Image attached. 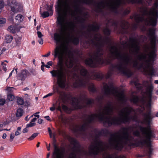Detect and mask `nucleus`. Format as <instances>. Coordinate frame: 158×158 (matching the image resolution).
I'll list each match as a JSON object with an SVG mask.
<instances>
[{
  "label": "nucleus",
  "mask_w": 158,
  "mask_h": 158,
  "mask_svg": "<svg viewBox=\"0 0 158 158\" xmlns=\"http://www.w3.org/2000/svg\"><path fill=\"white\" fill-rule=\"evenodd\" d=\"M99 29V26L97 23L89 24L87 31L81 32L83 36L88 39L93 44L97 47L96 51L89 54L90 58L85 60V62L87 65L94 67L98 64L105 62L110 64L112 60L116 58L120 61L116 64L111 65L108 73L107 78L113 74L118 72L128 77H130L133 73L128 68V66L131 65L135 69L140 70L145 75L152 76L155 75V71L153 65L156 56V28L151 27L148 30V36L150 41V45L146 44L143 46V51L147 54H141L137 55L133 59L127 53H121L117 46L113 45L109 47L110 52L105 59L103 58L105 52L102 48L105 44L109 42L110 40L108 37H106L105 39H103L99 33L94 35L92 33V31L97 32Z\"/></svg>",
  "instance_id": "f257e3e1"
},
{
  "label": "nucleus",
  "mask_w": 158,
  "mask_h": 158,
  "mask_svg": "<svg viewBox=\"0 0 158 158\" xmlns=\"http://www.w3.org/2000/svg\"><path fill=\"white\" fill-rule=\"evenodd\" d=\"M103 98V97L102 96L96 98V101L100 105L97 113L85 115L83 124L81 125H75L73 127V130L75 133H79L80 135H83L93 140V142L91 143L89 148L90 155H96L100 153L103 155V158H114L115 155L110 154L108 150L114 149L118 150L111 145L110 143V139L114 137L112 135H118V133L111 134L108 143L103 142L99 140L98 138L101 135L107 136L109 134V131L105 129L100 131L94 130L90 131L88 129L91 130L90 123L98 119L103 122L105 126L109 127L112 125H120L122 123L129 122L131 120H135L136 116L135 114L130 115L131 112H135V110L130 106L124 107L120 110L118 113L120 117L112 116L114 106L111 102L107 103L104 106H101Z\"/></svg>",
  "instance_id": "f03ea898"
},
{
  "label": "nucleus",
  "mask_w": 158,
  "mask_h": 158,
  "mask_svg": "<svg viewBox=\"0 0 158 158\" xmlns=\"http://www.w3.org/2000/svg\"><path fill=\"white\" fill-rule=\"evenodd\" d=\"M55 58L58 57V63L59 69L50 71L53 77L57 78L58 84L61 88L68 87L69 84V78L71 77L75 81L73 86L75 88L87 85L90 92L94 93L96 89L94 85L89 82V79H92L87 70L81 65H76L72 69H66L64 72L63 70L64 61L66 66L71 68L73 64V59L70 50L67 45L56 46L54 55Z\"/></svg>",
  "instance_id": "7ed1b4c3"
},
{
  "label": "nucleus",
  "mask_w": 158,
  "mask_h": 158,
  "mask_svg": "<svg viewBox=\"0 0 158 158\" xmlns=\"http://www.w3.org/2000/svg\"><path fill=\"white\" fill-rule=\"evenodd\" d=\"M58 16V24L60 26V34L55 33L54 34V40L56 43L61 42L63 40L68 46L69 44L72 42L75 45L78 44L79 42L78 37L70 36L71 33L75 31L76 24L73 21L66 22V17L72 10L68 0H58L56 7Z\"/></svg>",
  "instance_id": "20e7f679"
},
{
  "label": "nucleus",
  "mask_w": 158,
  "mask_h": 158,
  "mask_svg": "<svg viewBox=\"0 0 158 158\" xmlns=\"http://www.w3.org/2000/svg\"><path fill=\"white\" fill-rule=\"evenodd\" d=\"M144 117V122H141V123L143 124L144 122L148 125L147 127H144L139 126V128L142 133V135H140L139 131L136 130L133 131L134 136L138 137L139 139V143L142 146L146 145L148 148V155L150 156L152 154V149L151 147V139L155 137L154 131L152 130L150 127L152 119L153 116L149 111L144 113L143 114Z\"/></svg>",
  "instance_id": "39448f33"
},
{
  "label": "nucleus",
  "mask_w": 158,
  "mask_h": 158,
  "mask_svg": "<svg viewBox=\"0 0 158 158\" xmlns=\"http://www.w3.org/2000/svg\"><path fill=\"white\" fill-rule=\"evenodd\" d=\"M135 128L133 125L129 126L128 128H122L119 131L120 134L118 133V135H112L114 137L110 139V145L118 150H121L125 145L129 146L132 145L134 142H136V140L131 135L128 131H133Z\"/></svg>",
  "instance_id": "423d86ee"
},
{
  "label": "nucleus",
  "mask_w": 158,
  "mask_h": 158,
  "mask_svg": "<svg viewBox=\"0 0 158 158\" xmlns=\"http://www.w3.org/2000/svg\"><path fill=\"white\" fill-rule=\"evenodd\" d=\"M126 3H137L143 5V0H109L106 1L102 0L97 3L95 10L97 12H102L103 9L107 6L112 12L116 13L119 6Z\"/></svg>",
  "instance_id": "0eeeda50"
},
{
  "label": "nucleus",
  "mask_w": 158,
  "mask_h": 158,
  "mask_svg": "<svg viewBox=\"0 0 158 158\" xmlns=\"http://www.w3.org/2000/svg\"><path fill=\"white\" fill-rule=\"evenodd\" d=\"M69 140L73 147L72 148L73 152L70 153L68 158H76V153L80 151V145L77 141L74 138H70ZM54 147L53 158H64V150H60L56 144H54Z\"/></svg>",
  "instance_id": "6e6552de"
},
{
  "label": "nucleus",
  "mask_w": 158,
  "mask_h": 158,
  "mask_svg": "<svg viewBox=\"0 0 158 158\" xmlns=\"http://www.w3.org/2000/svg\"><path fill=\"white\" fill-rule=\"evenodd\" d=\"M154 5L155 7L151 8L149 11H148L144 7L141 6L143 14L146 15V23L153 26H156L157 19H158V10L156 9L158 6V2L156 1L155 2Z\"/></svg>",
  "instance_id": "1a4fd4ad"
},
{
  "label": "nucleus",
  "mask_w": 158,
  "mask_h": 158,
  "mask_svg": "<svg viewBox=\"0 0 158 158\" xmlns=\"http://www.w3.org/2000/svg\"><path fill=\"white\" fill-rule=\"evenodd\" d=\"M71 101L72 105L75 109L91 106L94 104V102L93 99L87 98L85 96H81L78 98H72Z\"/></svg>",
  "instance_id": "9d476101"
},
{
  "label": "nucleus",
  "mask_w": 158,
  "mask_h": 158,
  "mask_svg": "<svg viewBox=\"0 0 158 158\" xmlns=\"http://www.w3.org/2000/svg\"><path fill=\"white\" fill-rule=\"evenodd\" d=\"M126 40H120V43L124 48L129 47L130 51L134 54L139 53L140 47L137 38L136 37H131L129 38L128 43H127V38L125 37Z\"/></svg>",
  "instance_id": "9b49d317"
},
{
  "label": "nucleus",
  "mask_w": 158,
  "mask_h": 158,
  "mask_svg": "<svg viewBox=\"0 0 158 158\" xmlns=\"http://www.w3.org/2000/svg\"><path fill=\"white\" fill-rule=\"evenodd\" d=\"M103 85L104 95L106 96L112 95L118 97L119 100L122 102H124L125 101V99L124 94L122 92H119L111 84L108 85L104 83Z\"/></svg>",
  "instance_id": "f8f14e48"
},
{
  "label": "nucleus",
  "mask_w": 158,
  "mask_h": 158,
  "mask_svg": "<svg viewBox=\"0 0 158 158\" xmlns=\"http://www.w3.org/2000/svg\"><path fill=\"white\" fill-rule=\"evenodd\" d=\"M140 14H135L133 17H132L134 18L136 23L133 24L131 25V27L133 30L135 29L139 26V22H143L147 26H151V25H148L146 23V20L147 19H145L144 17L146 16V15H143L142 14V7H140ZM132 19V18H131Z\"/></svg>",
  "instance_id": "ddd939ff"
},
{
  "label": "nucleus",
  "mask_w": 158,
  "mask_h": 158,
  "mask_svg": "<svg viewBox=\"0 0 158 158\" xmlns=\"http://www.w3.org/2000/svg\"><path fill=\"white\" fill-rule=\"evenodd\" d=\"M118 24V23L117 21H114L112 19L108 20L106 23V27L103 30L104 34L106 35H110V31L108 28L110 25L114 27V30H116L117 29Z\"/></svg>",
  "instance_id": "4468645a"
},
{
  "label": "nucleus",
  "mask_w": 158,
  "mask_h": 158,
  "mask_svg": "<svg viewBox=\"0 0 158 158\" xmlns=\"http://www.w3.org/2000/svg\"><path fill=\"white\" fill-rule=\"evenodd\" d=\"M77 1L74 2V4L73 5V8L74 9V11L72 12V14L73 15L75 13L77 14H79L81 15H82V16H78L77 17V19H79V17H84V13H86H86H83V10L81 7L80 6V5L77 3Z\"/></svg>",
  "instance_id": "2eb2a0df"
},
{
  "label": "nucleus",
  "mask_w": 158,
  "mask_h": 158,
  "mask_svg": "<svg viewBox=\"0 0 158 158\" xmlns=\"http://www.w3.org/2000/svg\"><path fill=\"white\" fill-rule=\"evenodd\" d=\"M143 84L146 87V94L148 98L151 99L152 97V93L153 89V86L152 84H150L148 81L144 82Z\"/></svg>",
  "instance_id": "dca6fc26"
},
{
  "label": "nucleus",
  "mask_w": 158,
  "mask_h": 158,
  "mask_svg": "<svg viewBox=\"0 0 158 158\" xmlns=\"http://www.w3.org/2000/svg\"><path fill=\"white\" fill-rule=\"evenodd\" d=\"M87 14L84 13V17H79V19H78V22L81 24V27L82 29H85L86 28V26L84 24L85 21L87 19Z\"/></svg>",
  "instance_id": "f3484780"
},
{
  "label": "nucleus",
  "mask_w": 158,
  "mask_h": 158,
  "mask_svg": "<svg viewBox=\"0 0 158 158\" xmlns=\"http://www.w3.org/2000/svg\"><path fill=\"white\" fill-rule=\"evenodd\" d=\"M21 28L18 25H11L8 27V31L10 33H15L17 31H19Z\"/></svg>",
  "instance_id": "a211bd4d"
},
{
  "label": "nucleus",
  "mask_w": 158,
  "mask_h": 158,
  "mask_svg": "<svg viewBox=\"0 0 158 158\" xmlns=\"http://www.w3.org/2000/svg\"><path fill=\"white\" fill-rule=\"evenodd\" d=\"M29 73L28 71L26 70H23L22 71L18 77V79L22 81L25 80L27 76L29 75Z\"/></svg>",
  "instance_id": "6ab92c4d"
},
{
  "label": "nucleus",
  "mask_w": 158,
  "mask_h": 158,
  "mask_svg": "<svg viewBox=\"0 0 158 158\" xmlns=\"http://www.w3.org/2000/svg\"><path fill=\"white\" fill-rule=\"evenodd\" d=\"M19 7L18 6L15 4H13L10 5V13L12 15H14L15 13L19 11Z\"/></svg>",
  "instance_id": "aec40b11"
},
{
  "label": "nucleus",
  "mask_w": 158,
  "mask_h": 158,
  "mask_svg": "<svg viewBox=\"0 0 158 158\" xmlns=\"http://www.w3.org/2000/svg\"><path fill=\"white\" fill-rule=\"evenodd\" d=\"M59 119L61 120V122L64 125L68 124L70 122V119L65 116H61Z\"/></svg>",
  "instance_id": "412c9836"
},
{
  "label": "nucleus",
  "mask_w": 158,
  "mask_h": 158,
  "mask_svg": "<svg viewBox=\"0 0 158 158\" xmlns=\"http://www.w3.org/2000/svg\"><path fill=\"white\" fill-rule=\"evenodd\" d=\"M120 26L123 29H127L129 28L130 25L125 20H122L120 23Z\"/></svg>",
  "instance_id": "4be33fe9"
},
{
  "label": "nucleus",
  "mask_w": 158,
  "mask_h": 158,
  "mask_svg": "<svg viewBox=\"0 0 158 158\" xmlns=\"http://www.w3.org/2000/svg\"><path fill=\"white\" fill-rule=\"evenodd\" d=\"M77 2L88 5H92L94 3V0H78Z\"/></svg>",
  "instance_id": "5701e85b"
},
{
  "label": "nucleus",
  "mask_w": 158,
  "mask_h": 158,
  "mask_svg": "<svg viewBox=\"0 0 158 158\" xmlns=\"http://www.w3.org/2000/svg\"><path fill=\"white\" fill-rule=\"evenodd\" d=\"M37 118H34L31 120L29 123L27 124V128L35 126L36 125V123H35V122Z\"/></svg>",
  "instance_id": "b1692460"
},
{
  "label": "nucleus",
  "mask_w": 158,
  "mask_h": 158,
  "mask_svg": "<svg viewBox=\"0 0 158 158\" xmlns=\"http://www.w3.org/2000/svg\"><path fill=\"white\" fill-rule=\"evenodd\" d=\"M15 19L17 22L21 23L23 21V17L22 15L19 14L15 16Z\"/></svg>",
  "instance_id": "393cba45"
},
{
  "label": "nucleus",
  "mask_w": 158,
  "mask_h": 158,
  "mask_svg": "<svg viewBox=\"0 0 158 158\" xmlns=\"http://www.w3.org/2000/svg\"><path fill=\"white\" fill-rule=\"evenodd\" d=\"M13 39L12 36L7 35L5 36V41L6 43H9L11 42Z\"/></svg>",
  "instance_id": "a878e982"
},
{
  "label": "nucleus",
  "mask_w": 158,
  "mask_h": 158,
  "mask_svg": "<svg viewBox=\"0 0 158 158\" xmlns=\"http://www.w3.org/2000/svg\"><path fill=\"white\" fill-rule=\"evenodd\" d=\"M23 114V110L22 109L19 108L17 110L16 116L17 117H20L22 116Z\"/></svg>",
  "instance_id": "bb28decb"
},
{
  "label": "nucleus",
  "mask_w": 158,
  "mask_h": 158,
  "mask_svg": "<svg viewBox=\"0 0 158 158\" xmlns=\"http://www.w3.org/2000/svg\"><path fill=\"white\" fill-rule=\"evenodd\" d=\"M62 109L65 112H66V113H69V114L70 113L72 110L71 109L69 108L66 106L65 105H62Z\"/></svg>",
  "instance_id": "cd10ccee"
},
{
  "label": "nucleus",
  "mask_w": 158,
  "mask_h": 158,
  "mask_svg": "<svg viewBox=\"0 0 158 158\" xmlns=\"http://www.w3.org/2000/svg\"><path fill=\"white\" fill-rule=\"evenodd\" d=\"M134 84L138 90H141L142 88V86L137 81H133Z\"/></svg>",
  "instance_id": "c85d7f7f"
},
{
  "label": "nucleus",
  "mask_w": 158,
  "mask_h": 158,
  "mask_svg": "<svg viewBox=\"0 0 158 158\" xmlns=\"http://www.w3.org/2000/svg\"><path fill=\"white\" fill-rule=\"evenodd\" d=\"M139 100L138 97L137 96H133L131 99V101L134 103H136L138 102Z\"/></svg>",
  "instance_id": "c756f323"
},
{
  "label": "nucleus",
  "mask_w": 158,
  "mask_h": 158,
  "mask_svg": "<svg viewBox=\"0 0 158 158\" xmlns=\"http://www.w3.org/2000/svg\"><path fill=\"white\" fill-rule=\"evenodd\" d=\"M17 102L19 105H23L24 103V100L22 98L17 97Z\"/></svg>",
  "instance_id": "7c9ffc66"
},
{
  "label": "nucleus",
  "mask_w": 158,
  "mask_h": 158,
  "mask_svg": "<svg viewBox=\"0 0 158 158\" xmlns=\"http://www.w3.org/2000/svg\"><path fill=\"white\" fill-rule=\"evenodd\" d=\"M50 15V13L48 11H44L41 14V16L43 18H45L48 17Z\"/></svg>",
  "instance_id": "2f4dec72"
},
{
  "label": "nucleus",
  "mask_w": 158,
  "mask_h": 158,
  "mask_svg": "<svg viewBox=\"0 0 158 158\" xmlns=\"http://www.w3.org/2000/svg\"><path fill=\"white\" fill-rule=\"evenodd\" d=\"M53 7V5L48 6L47 10L49 12L50 15H52L53 14V10H52V8Z\"/></svg>",
  "instance_id": "473e14b6"
},
{
  "label": "nucleus",
  "mask_w": 158,
  "mask_h": 158,
  "mask_svg": "<svg viewBox=\"0 0 158 158\" xmlns=\"http://www.w3.org/2000/svg\"><path fill=\"white\" fill-rule=\"evenodd\" d=\"M21 40V38L20 37H18L16 38L15 41L16 43V45L19 46L20 44V42Z\"/></svg>",
  "instance_id": "72a5a7b5"
},
{
  "label": "nucleus",
  "mask_w": 158,
  "mask_h": 158,
  "mask_svg": "<svg viewBox=\"0 0 158 158\" xmlns=\"http://www.w3.org/2000/svg\"><path fill=\"white\" fill-rule=\"evenodd\" d=\"M38 134L39 133H34L31 135V136L28 139V140H32L36 137L38 135Z\"/></svg>",
  "instance_id": "f704fd0d"
},
{
  "label": "nucleus",
  "mask_w": 158,
  "mask_h": 158,
  "mask_svg": "<svg viewBox=\"0 0 158 158\" xmlns=\"http://www.w3.org/2000/svg\"><path fill=\"white\" fill-rule=\"evenodd\" d=\"M94 76L98 78L102 79V78L103 76L102 73H96Z\"/></svg>",
  "instance_id": "c9c22d12"
},
{
  "label": "nucleus",
  "mask_w": 158,
  "mask_h": 158,
  "mask_svg": "<svg viewBox=\"0 0 158 158\" xmlns=\"http://www.w3.org/2000/svg\"><path fill=\"white\" fill-rule=\"evenodd\" d=\"M15 98V96L12 94H10L7 95V99L10 101H12Z\"/></svg>",
  "instance_id": "e433bc0d"
},
{
  "label": "nucleus",
  "mask_w": 158,
  "mask_h": 158,
  "mask_svg": "<svg viewBox=\"0 0 158 158\" xmlns=\"http://www.w3.org/2000/svg\"><path fill=\"white\" fill-rule=\"evenodd\" d=\"M4 6V2L2 0H0V13H1L2 9Z\"/></svg>",
  "instance_id": "4c0bfd02"
},
{
  "label": "nucleus",
  "mask_w": 158,
  "mask_h": 158,
  "mask_svg": "<svg viewBox=\"0 0 158 158\" xmlns=\"http://www.w3.org/2000/svg\"><path fill=\"white\" fill-rule=\"evenodd\" d=\"M6 22V19L5 18H2L0 19V27L3 26Z\"/></svg>",
  "instance_id": "58836bf2"
},
{
  "label": "nucleus",
  "mask_w": 158,
  "mask_h": 158,
  "mask_svg": "<svg viewBox=\"0 0 158 158\" xmlns=\"http://www.w3.org/2000/svg\"><path fill=\"white\" fill-rule=\"evenodd\" d=\"M140 40L143 42L146 41L147 40V38L146 36L142 35L140 37Z\"/></svg>",
  "instance_id": "ea45409f"
},
{
  "label": "nucleus",
  "mask_w": 158,
  "mask_h": 158,
  "mask_svg": "<svg viewBox=\"0 0 158 158\" xmlns=\"http://www.w3.org/2000/svg\"><path fill=\"white\" fill-rule=\"evenodd\" d=\"M14 89V88L13 87H8L6 88V90L8 91V93H10L12 92Z\"/></svg>",
  "instance_id": "a19ab883"
},
{
  "label": "nucleus",
  "mask_w": 158,
  "mask_h": 158,
  "mask_svg": "<svg viewBox=\"0 0 158 158\" xmlns=\"http://www.w3.org/2000/svg\"><path fill=\"white\" fill-rule=\"evenodd\" d=\"M6 100L4 99H0V105H3L5 103Z\"/></svg>",
  "instance_id": "79ce46f5"
},
{
  "label": "nucleus",
  "mask_w": 158,
  "mask_h": 158,
  "mask_svg": "<svg viewBox=\"0 0 158 158\" xmlns=\"http://www.w3.org/2000/svg\"><path fill=\"white\" fill-rule=\"evenodd\" d=\"M55 106L56 107V109L57 110H59L60 111H61V107L60 106V103H59V105H57L56 104L55 105Z\"/></svg>",
  "instance_id": "37998d69"
},
{
  "label": "nucleus",
  "mask_w": 158,
  "mask_h": 158,
  "mask_svg": "<svg viewBox=\"0 0 158 158\" xmlns=\"http://www.w3.org/2000/svg\"><path fill=\"white\" fill-rule=\"evenodd\" d=\"M130 12V10L128 9H126L123 11V14L126 15L128 14Z\"/></svg>",
  "instance_id": "c03bdc74"
},
{
  "label": "nucleus",
  "mask_w": 158,
  "mask_h": 158,
  "mask_svg": "<svg viewBox=\"0 0 158 158\" xmlns=\"http://www.w3.org/2000/svg\"><path fill=\"white\" fill-rule=\"evenodd\" d=\"M37 34L38 35V37L39 38H40L43 36L41 32L40 31H37Z\"/></svg>",
  "instance_id": "a18cd8bd"
},
{
  "label": "nucleus",
  "mask_w": 158,
  "mask_h": 158,
  "mask_svg": "<svg viewBox=\"0 0 158 158\" xmlns=\"http://www.w3.org/2000/svg\"><path fill=\"white\" fill-rule=\"evenodd\" d=\"M2 69L5 71H6L7 70L6 68V64L4 63H2Z\"/></svg>",
  "instance_id": "49530a36"
},
{
  "label": "nucleus",
  "mask_w": 158,
  "mask_h": 158,
  "mask_svg": "<svg viewBox=\"0 0 158 158\" xmlns=\"http://www.w3.org/2000/svg\"><path fill=\"white\" fill-rule=\"evenodd\" d=\"M55 92H54V93H49L48 94H47V95L44 96L43 97V98H47L48 97L52 96L53 94L55 93Z\"/></svg>",
  "instance_id": "de8ad7c7"
},
{
  "label": "nucleus",
  "mask_w": 158,
  "mask_h": 158,
  "mask_svg": "<svg viewBox=\"0 0 158 158\" xmlns=\"http://www.w3.org/2000/svg\"><path fill=\"white\" fill-rule=\"evenodd\" d=\"M15 136L13 134H11L10 136V141L12 142L13 141V139L14 138Z\"/></svg>",
  "instance_id": "09e8293b"
},
{
  "label": "nucleus",
  "mask_w": 158,
  "mask_h": 158,
  "mask_svg": "<svg viewBox=\"0 0 158 158\" xmlns=\"http://www.w3.org/2000/svg\"><path fill=\"white\" fill-rule=\"evenodd\" d=\"M56 92L59 94H61V91H60L59 88L57 87L56 89Z\"/></svg>",
  "instance_id": "8fccbe9b"
},
{
  "label": "nucleus",
  "mask_w": 158,
  "mask_h": 158,
  "mask_svg": "<svg viewBox=\"0 0 158 158\" xmlns=\"http://www.w3.org/2000/svg\"><path fill=\"white\" fill-rule=\"evenodd\" d=\"M38 42L40 44H43V40L42 38H40V39L38 40Z\"/></svg>",
  "instance_id": "3c124183"
},
{
  "label": "nucleus",
  "mask_w": 158,
  "mask_h": 158,
  "mask_svg": "<svg viewBox=\"0 0 158 158\" xmlns=\"http://www.w3.org/2000/svg\"><path fill=\"white\" fill-rule=\"evenodd\" d=\"M50 53H51V52L50 51H49V52H48V53L47 54L44 55H43L42 56L43 57H48V56H49L50 55Z\"/></svg>",
  "instance_id": "603ef678"
},
{
  "label": "nucleus",
  "mask_w": 158,
  "mask_h": 158,
  "mask_svg": "<svg viewBox=\"0 0 158 158\" xmlns=\"http://www.w3.org/2000/svg\"><path fill=\"white\" fill-rule=\"evenodd\" d=\"M53 106L50 107V110L53 111L55 110V107H54V106H55V104H53Z\"/></svg>",
  "instance_id": "864d4df0"
},
{
  "label": "nucleus",
  "mask_w": 158,
  "mask_h": 158,
  "mask_svg": "<svg viewBox=\"0 0 158 158\" xmlns=\"http://www.w3.org/2000/svg\"><path fill=\"white\" fill-rule=\"evenodd\" d=\"M27 127H26L23 130V133L27 132L28 131V130L27 129Z\"/></svg>",
  "instance_id": "5fc2aeb1"
},
{
  "label": "nucleus",
  "mask_w": 158,
  "mask_h": 158,
  "mask_svg": "<svg viewBox=\"0 0 158 158\" xmlns=\"http://www.w3.org/2000/svg\"><path fill=\"white\" fill-rule=\"evenodd\" d=\"M43 120L41 118H39L38 120V123L39 124H41L42 123Z\"/></svg>",
  "instance_id": "6e6d98bb"
},
{
  "label": "nucleus",
  "mask_w": 158,
  "mask_h": 158,
  "mask_svg": "<svg viewBox=\"0 0 158 158\" xmlns=\"http://www.w3.org/2000/svg\"><path fill=\"white\" fill-rule=\"evenodd\" d=\"M20 132H20L19 131H17V130L15 132V135L16 136H17V135H19V134H20Z\"/></svg>",
  "instance_id": "4d7b16f0"
},
{
  "label": "nucleus",
  "mask_w": 158,
  "mask_h": 158,
  "mask_svg": "<svg viewBox=\"0 0 158 158\" xmlns=\"http://www.w3.org/2000/svg\"><path fill=\"white\" fill-rule=\"evenodd\" d=\"M6 48L5 47H4L3 48H2V49L1 51L2 52H0V55L3 52H4L6 51Z\"/></svg>",
  "instance_id": "13d9d810"
},
{
  "label": "nucleus",
  "mask_w": 158,
  "mask_h": 158,
  "mask_svg": "<svg viewBox=\"0 0 158 158\" xmlns=\"http://www.w3.org/2000/svg\"><path fill=\"white\" fill-rule=\"evenodd\" d=\"M47 64L49 66H52V62L51 61H48Z\"/></svg>",
  "instance_id": "bf43d9fd"
},
{
  "label": "nucleus",
  "mask_w": 158,
  "mask_h": 158,
  "mask_svg": "<svg viewBox=\"0 0 158 158\" xmlns=\"http://www.w3.org/2000/svg\"><path fill=\"white\" fill-rule=\"evenodd\" d=\"M48 121H51L50 118L49 116H47L44 117Z\"/></svg>",
  "instance_id": "052dcab7"
},
{
  "label": "nucleus",
  "mask_w": 158,
  "mask_h": 158,
  "mask_svg": "<svg viewBox=\"0 0 158 158\" xmlns=\"http://www.w3.org/2000/svg\"><path fill=\"white\" fill-rule=\"evenodd\" d=\"M6 133L3 134L2 135V138L3 139H5L6 138Z\"/></svg>",
  "instance_id": "680f3d73"
},
{
  "label": "nucleus",
  "mask_w": 158,
  "mask_h": 158,
  "mask_svg": "<svg viewBox=\"0 0 158 158\" xmlns=\"http://www.w3.org/2000/svg\"><path fill=\"white\" fill-rule=\"evenodd\" d=\"M44 66H45L44 65H42L41 67V69L43 71H44Z\"/></svg>",
  "instance_id": "e2e57ef3"
},
{
  "label": "nucleus",
  "mask_w": 158,
  "mask_h": 158,
  "mask_svg": "<svg viewBox=\"0 0 158 158\" xmlns=\"http://www.w3.org/2000/svg\"><path fill=\"white\" fill-rule=\"evenodd\" d=\"M116 158H125V157L124 156L122 155L117 157Z\"/></svg>",
  "instance_id": "0e129e2a"
},
{
  "label": "nucleus",
  "mask_w": 158,
  "mask_h": 158,
  "mask_svg": "<svg viewBox=\"0 0 158 158\" xmlns=\"http://www.w3.org/2000/svg\"><path fill=\"white\" fill-rule=\"evenodd\" d=\"M48 132H49V134H50L52 133L51 129L49 127L48 128Z\"/></svg>",
  "instance_id": "69168bd1"
},
{
  "label": "nucleus",
  "mask_w": 158,
  "mask_h": 158,
  "mask_svg": "<svg viewBox=\"0 0 158 158\" xmlns=\"http://www.w3.org/2000/svg\"><path fill=\"white\" fill-rule=\"evenodd\" d=\"M21 127H19L17 128V130L19 131L20 132H21Z\"/></svg>",
  "instance_id": "338daca9"
},
{
  "label": "nucleus",
  "mask_w": 158,
  "mask_h": 158,
  "mask_svg": "<svg viewBox=\"0 0 158 158\" xmlns=\"http://www.w3.org/2000/svg\"><path fill=\"white\" fill-rule=\"evenodd\" d=\"M29 88H28V87H26V88H25L24 89H23V90H24V91H26V90H29Z\"/></svg>",
  "instance_id": "774afa93"
}]
</instances>
